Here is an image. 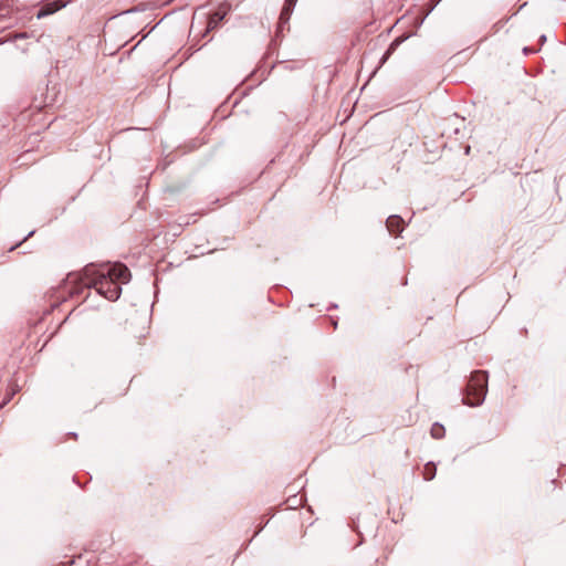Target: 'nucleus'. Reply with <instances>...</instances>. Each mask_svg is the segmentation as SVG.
<instances>
[{
    "instance_id": "f257e3e1",
    "label": "nucleus",
    "mask_w": 566,
    "mask_h": 566,
    "mask_svg": "<svg viewBox=\"0 0 566 566\" xmlns=\"http://www.w3.org/2000/svg\"><path fill=\"white\" fill-rule=\"evenodd\" d=\"M130 280L128 268L122 263L104 264L97 268L94 264L86 265L78 272H73V297L83 289L95 291L109 301H116L122 287L118 283H127Z\"/></svg>"
},
{
    "instance_id": "f03ea898",
    "label": "nucleus",
    "mask_w": 566,
    "mask_h": 566,
    "mask_svg": "<svg viewBox=\"0 0 566 566\" xmlns=\"http://www.w3.org/2000/svg\"><path fill=\"white\" fill-rule=\"evenodd\" d=\"M488 391V374L482 370L474 371L467 386L468 398H462V403L468 406H480Z\"/></svg>"
},
{
    "instance_id": "7ed1b4c3",
    "label": "nucleus",
    "mask_w": 566,
    "mask_h": 566,
    "mask_svg": "<svg viewBox=\"0 0 566 566\" xmlns=\"http://www.w3.org/2000/svg\"><path fill=\"white\" fill-rule=\"evenodd\" d=\"M297 0H285V3L282 8L280 20H279V28L282 29L285 23L289 22L291 14L296 6Z\"/></svg>"
},
{
    "instance_id": "20e7f679",
    "label": "nucleus",
    "mask_w": 566,
    "mask_h": 566,
    "mask_svg": "<svg viewBox=\"0 0 566 566\" xmlns=\"http://www.w3.org/2000/svg\"><path fill=\"white\" fill-rule=\"evenodd\" d=\"M66 3L65 2H60V1H51V2H48L45 4H43V7L38 11L36 13V18L38 19H41V18H44L46 15H50L54 12H56L59 9L65 7Z\"/></svg>"
},
{
    "instance_id": "39448f33",
    "label": "nucleus",
    "mask_w": 566,
    "mask_h": 566,
    "mask_svg": "<svg viewBox=\"0 0 566 566\" xmlns=\"http://www.w3.org/2000/svg\"><path fill=\"white\" fill-rule=\"evenodd\" d=\"M402 223H403V220L400 216L392 214V216L388 217V219L386 221V227H387V230L389 231V233L394 234V233L402 231V229H403Z\"/></svg>"
},
{
    "instance_id": "423d86ee",
    "label": "nucleus",
    "mask_w": 566,
    "mask_h": 566,
    "mask_svg": "<svg viewBox=\"0 0 566 566\" xmlns=\"http://www.w3.org/2000/svg\"><path fill=\"white\" fill-rule=\"evenodd\" d=\"M407 39V36H400V38H397L395 39L389 48L387 49V51L385 52V54L382 55L381 60H380V65L385 64L386 61L389 59V56L397 50V48Z\"/></svg>"
},
{
    "instance_id": "0eeeda50",
    "label": "nucleus",
    "mask_w": 566,
    "mask_h": 566,
    "mask_svg": "<svg viewBox=\"0 0 566 566\" xmlns=\"http://www.w3.org/2000/svg\"><path fill=\"white\" fill-rule=\"evenodd\" d=\"M226 14V11H217L213 14H211L208 20L207 30L210 31L216 29L219 25V23L224 19Z\"/></svg>"
},
{
    "instance_id": "6e6552de",
    "label": "nucleus",
    "mask_w": 566,
    "mask_h": 566,
    "mask_svg": "<svg viewBox=\"0 0 566 566\" xmlns=\"http://www.w3.org/2000/svg\"><path fill=\"white\" fill-rule=\"evenodd\" d=\"M436 472H437L436 464L433 462H428L424 465V471H423L424 480L431 481L432 479H434Z\"/></svg>"
},
{
    "instance_id": "1a4fd4ad",
    "label": "nucleus",
    "mask_w": 566,
    "mask_h": 566,
    "mask_svg": "<svg viewBox=\"0 0 566 566\" xmlns=\"http://www.w3.org/2000/svg\"><path fill=\"white\" fill-rule=\"evenodd\" d=\"M444 427L438 422H436L430 430L431 437L433 439H441L444 437Z\"/></svg>"
},
{
    "instance_id": "9d476101",
    "label": "nucleus",
    "mask_w": 566,
    "mask_h": 566,
    "mask_svg": "<svg viewBox=\"0 0 566 566\" xmlns=\"http://www.w3.org/2000/svg\"><path fill=\"white\" fill-rule=\"evenodd\" d=\"M523 52H524V54H528V53L534 52V51L528 49V48H524Z\"/></svg>"
},
{
    "instance_id": "9b49d317",
    "label": "nucleus",
    "mask_w": 566,
    "mask_h": 566,
    "mask_svg": "<svg viewBox=\"0 0 566 566\" xmlns=\"http://www.w3.org/2000/svg\"><path fill=\"white\" fill-rule=\"evenodd\" d=\"M546 41V36L545 35H542L541 36V42L544 43Z\"/></svg>"
},
{
    "instance_id": "f8f14e48",
    "label": "nucleus",
    "mask_w": 566,
    "mask_h": 566,
    "mask_svg": "<svg viewBox=\"0 0 566 566\" xmlns=\"http://www.w3.org/2000/svg\"><path fill=\"white\" fill-rule=\"evenodd\" d=\"M381 65L379 64V66L373 71V74H376L377 73V70L380 67Z\"/></svg>"
},
{
    "instance_id": "ddd939ff",
    "label": "nucleus",
    "mask_w": 566,
    "mask_h": 566,
    "mask_svg": "<svg viewBox=\"0 0 566 566\" xmlns=\"http://www.w3.org/2000/svg\"><path fill=\"white\" fill-rule=\"evenodd\" d=\"M381 65L379 64V66L373 71V74H376L377 73V70L380 67Z\"/></svg>"
},
{
    "instance_id": "4468645a",
    "label": "nucleus",
    "mask_w": 566,
    "mask_h": 566,
    "mask_svg": "<svg viewBox=\"0 0 566 566\" xmlns=\"http://www.w3.org/2000/svg\"><path fill=\"white\" fill-rule=\"evenodd\" d=\"M73 439H76L77 434L75 432L72 433Z\"/></svg>"
}]
</instances>
